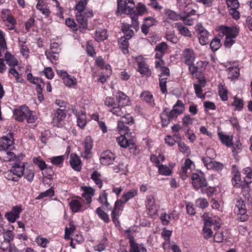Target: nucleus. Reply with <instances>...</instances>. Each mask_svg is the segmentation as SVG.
Returning <instances> with one entry per match:
<instances>
[{
	"label": "nucleus",
	"instance_id": "nucleus-1",
	"mask_svg": "<svg viewBox=\"0 0 252 252\" xmlns=\"http://www.w3.org/2000/svg\"><path fill=\"white\" fill-rule=\"evenodd\" d=\"M89 0H79L76 3L75 10L77 11L76 13V21L79 24L80 28L85 29L88 25V19L93 17L92 10L86 9V5Z\"/></svg>",
	"mask_w": 252,
	"mask_h": 252
},
{
	"label": "nucleus",
	"instance_id": "nucleus-2",
	"mask_svg": "<svg viewBox=\"0 0 252 252\" xmlns=\"http://www.w3.org/2000/svg\"><path fill=\"white\" fill-rule=\"evenodd\" d=\"M118 14H126L130 15L132 21L133 29L137 31L139 29V22L137 21V14L135 12L133 8L127 5V3L124 0H118V8L117 10Z\"/></svg>",
	"mask_w": 252,
	"mask_h": 252
},
{
	"label": "nucleus",
	"instance_id": "nucleus-3",
	"mask_svg": "<svg viewBox=\"0 0 252 252\" xmlns=\"http://www.w3.org/2000/svg\"><path fill=\"white\" fill-rule=\"evenodd\" d=\"M13 115L15 119L20 122L26 119L28 123H33L37 119L29 108L25 105L15 109L13 111Z\"/></svg>",
	"mask_w": 252,
	"mask_h": 252
},
{
	"label": "nucleus",
	"instance_id": "nucleus-4",
	"mask_svg": "<svg viewBox=\"0 0 252 252\" xmlns=\"http://www.w3.org/2000/svg\"><path fill=\"white\" fill-rule=\"evenodd\" d=\"M178 116L173 109L170 111L168 108H164L160 114L162 126H168L171 121L176 119Z\"/></svg>",
	"mask_w": 252,
	"mask_h": 252
},
{
	"label": "nucleus",
	"instance_id": "nucleus-5",
	"mask_svg": "<svg viewBox=\"0 0 252 252\" xmlns=\"http://www.w3.org/2000/svg\"><path fill=\"white\" fill-rule=\"evenodd\" d=\"M132 133L130 132L128 137L126 135H121L117 138V140L119 145L123 148H128L131 149L135 147V142L133 139L134 136L132 135Z\"/></svg>",
	"mask_w": 252,
	"mask_h": 252
},
{
	"label": "nucleus",
	"instance_id": "nucleus-6",
	"mask_svg": "<svg viewBox=\"0 0 252 252\" xmlns=\"http://www.w3.org/2000/svg\"><path fill=\"white\" fill-rule=\"evenodd\" d=\"M13 138L12 133H9L8 135L2 136L0 139V150L4 152L7 150H11L14 147Z\"/></svg>",
	"mask_w": 252,
	"mask_h": 252
},
{
	"label": "nucleus",
	"instance_id": "nucleus-7",
	"mask_svg": "<svg viewBox=\"0 0 252 252\" xmlns=\"http://www.w3.org/2000/svg\"><path fill=\"white\" fill-rule=\"evenodd\" d=\"M192 184L196 189H203L207 186L205 178L202 174L193 173L191 176Z\"/></svg>",
	"mask_w": 252,
	"mask_h": 252
},
{
	"label": "nucleus",
	"instance_id": "nucleus-8",
	"mask_svg": "<svg viewBox=\"0 0 252 252\" xmlns=\"http://www.w3.org/2000/svg\"><path fill=\"white\" fill-rule=\"evenodd\" d=\"M115 158L116 156L114 153L110 151L106 150L101 154L99 160L101 164L109 165L113 164Z\"/></svg>",
	"mask_w": 252,
	"mask_h": 252
},
{
	"label": "nucleus",
	"instance_id": "nucleus-9",
	"mask_svg": "<svg viewBox=\"0 0 252 252\" xmlns=\"http://www.w3.org/2000/svg\"><path fill=\"white\" fill-rule=\"evenodd\" d=\"M219 30L220 32L225 35L226 37L236 38L239 33V29L236 27H228L224 26L219 27Z\"/></svg>",
	"mask_w": 252,
	"mask_h": 252
},
{
	"label": "nucleus",
	"instance_id": "nucleus-10",
	"mask_svg": "<svg viewBox=\"0 0 252 252\" xmlns=\"http://www.w3.org/2000/svg\"><path fill=\"white\" fill-rule=\"evenodd\" d=\"M236 206L238 209V219L241 221H245L248 219L247 215L246 205L243 200L240 199L237 201Z\"/></svg>",
	"mask_w": 252,
	"mask_h": 252
},
{
	"label": "nucleus",
	"instance_id": "nucleus-11",
	"mask_svg": "<svg viewBox=\"0 0 252 252\" xmlns=\"http://www.w3.org/2000/svg\"><path fill=\"white\" fill-rule=\"evenodd\" d=\"M161 74L159 75V87L161 92L165 94L167 92L166 82L167 77H162L163 76L169 75V70L167 67H163L160 68Z\"/></svg>",
	"mask_w": 252,
	"mask_h": 252
},
{
	"label": "nucleus",
	"instance_id": "nucleus-12",
	"mask_svg": "<svg viewBox=\"0 0 252 252\" xmlns=\"http://www.w3.org/2000/svg\"><path fill=\"white\" fill-rule=\"evenodd\" d=\"M196 30L198 33L199 43L202 45H206L208 43L209 32L201 24H198L196 27Z\"/></svg>",
	"mask_w": 252,
	"mask_h": 252
},
{
	"label": "nucleus",
	"instance_id": "nucleus-13",
	"mask_svg": "<svg viewBox=\"0 0 252 252\" xmlns=\"http://www.w3.org/2000/svg\"><path fill=\"white\" fill-rule=\"evenodd\" d=\"M93 146V141L92 137L87 136L84 141L85 150L82 153L81 157L84 158L89 159L91 156V150Z\"/></svg>",
	"mask_w": 252,
	"mask_h": 252
},
{
	"label": "nucleus",
	"instance_id": "nucleus-14",
	"mask_svg": "<svg viewBox=\"0 0 252 252\" xmlns=\"http://www.w3.org/2000/svg\"><path fill=\"white\" fill-rule=\"evenodd\" d=\"M66 112L64 109H58L55 112L52 119V124L55 126H60L61 122L65 118Z\"/></svg>",
	"mask_w": 252,
	"mask_h": 252
},
{
	"label": "nucleus",
	"instance_id": "nucleus-15",
	"mask_svg": "<svg viewBox=\"0 0 252 252\" xmlns=\"http://www.w3.org/2000/svg\"><path fill=\"white\" fill-rule=\"evenodd\" d=\"M135 60L138 65V71L143 75L149 76L151 75V72L143 58L141 56H138L136 58Z\"/></svg>",
	"mask_w": 252,
	"mask_h": 252
},
{
	"label": "nucleus",
	"instance_id": "nucleus-16",
	"mask_svg": "<svg viewBox=\"0 0 252 252\" xmlns=\"http://www.w3.org/2000/svg\"><path fill=\"white\" fill-rule=\"evenodd\" d=\"M130 252H146V249L143 245L135 243L133 240V237H129ZM121 252H128L126 250L124 249L121 250Z\"/></svg>",
	"mask_w": 252,
	"mask_h": 252
},
{
	"label": "nucleus",
	"instance_id": "nucleus-17",
	"mask_svg": "<svg viewBox=\"0 0 252 252\" xmlns=\"http://www.w3.org/2000/svg\"><path fill=\"white\" fill-rule=\"evenodd\" d=\"M183 57L185 63L187 65L193 63L195 59V54L192 49L187 48L183 53Z\"/></svg>",
	"mask_w": 252,
	"mask_h": 252
},
{
	"label": "nucleus",
	"instance_id": "nucleus-18",
	"mask_svg": "<svg viewBox=\"0 0 252 252\" xmlns=\"http://www.w3.org/2000/svg\"><path fill=\"white\" fill-rule=\"evenodd\" d=\"M22 209L20 207H13L11 211L7 213L5 215V217L9 221L14 222L19 218V215Z\"/></svg>",
	"mask_w": 252,
	"mask_h": 252
},
{
	"label": "nucleus",
	"instance_id": "nucleus-19",
	"mask_svg": "<svg viewBox=\"0 0 252 252\" xmlns=\"http://www.w3.org/2000/svg\"><path fill=\"white\" fill-rule=\"evenodd\" d=\"M147 207L149 215L154 217L157 213V209L155 205V198L153 196L149 195L147 197Z\"/></svg>",
	"mask_w": 252,
	"mask_h": 252
},
{
	"label": "nucleus",
	"instance_id": "nucleus-20",
	"mask_svg": "<svg viewBox=\"0 0 252 252\" xmlns=\"http://www.w3.org/2000/svg\"><path fill=\"white\" fill-rule=\"evenodd\" d=\"M213 224V222L210 218L205 219L204 221V227L203 228V232L204 234V238L208 239L212 237L213 232L209 227Z\"/></svg>",
	"mask_w": 252,
	"mask_h": 252
},
{
	"label": "nucleus",
	"instance_id": "nucleus-21",
	"mask_svg": "<svg viewBox=\"0 0 252 252\" xmlns=\"http://www.w3.org/2000/svg\"><path fill=\"white\" fill-rule=\"evenodd\" d=\"M70 164L71 167L76 171H80L82 168L81 160L76 154H72L70 157Z\"/></svg>",
	"mask_w": 252,
	"mask_h": 252
},
{
	"label": "nucleus",
	"instance_id": "nucleus-22",
	"mask_svg": "<svg viewBox=\"0 0 252 252\" xmlns=\"http://www.w3.org/2000/svg\"><path fill=\"white\" fill-rule=\"evenodd\" d=\"M138 194V190L135 189H132L126 192H125L121 197L119 200L121 205V208L122 209V204L126 203L129 199L136 196Z\"/></svg>",
	"mask_w": 252,
	"mask_h": 252
},
{
	"label": "nucleus",
	"instance_id": "nucleus-23",
	"mask_svg": "<svg viewBox=\"0 0 252 252\" xmlns=\"http://www.w3.org/2000/svg\"><path fill=\"white\" fill-rule=\"evenodd\" d=\"M2 18L3 20H6L9 23L6 24L7 27L10 30H12L14 28L15 24V20L13 17L9 15V11L8 9L2 10Z\"/></svg>",
	"mask_w": 252,
	"mask_h": 252
},
{
	"label": "nucleus",
	"instance_id": "nucleus-24",
	"mask_svg": "<svg viewBox=\"0 0 252 252\" xmlns=\"http://www.w3.org/2000/svg\"><path fill=\"white\" fill-rule=\"evenodd\" d=\"M81 188L83 191L82 196L85 198L87 203L90 204L92 201V197L94 194V189L90 187H82Z\"/></svg>",
	"mask_w": 252,
	"mask_h": 252
},
{
	"label": "nucleus",
	"instance_id": "nucleus-25",
	"mask_svg": "<svg viewBox=\"0 0 252 252\" xmlns=\"http://www.w3.org/2000/svg\"><path fill=\"white\" fill-rule=\"evenodd\" d=\"M195 10H192L190 12L186 14L185 13H182L180 17V19L182 20L184 23L186 25H192L194 23V19L191 18V16L194 15L195 14Z\"/></svg>",
	"mask_w": 252,
	"mask_h": 252
},
{
	"label": "nucleus",
	"instance_id": "nucleus-26",
	"mask_svg": "<svg viewBox=\"0 0 252 252\" xmlns=\"http://www.w3.org/2000/svg\"><path fill=\"white\" fill-rule=\"evenodd\" d=\"M11 169L15 176H16L17 178H20L24 175L25 163L23 162L14 163Z\"/></svg>",
	"mask_w": 252,
	"mask_h": 252
},
{
	"label": "nucleus",
	"instance_id": "nucleus-27",
	"mask_svg": "<svg viewBox=\"0 0 252 252\" xmlns=\"http://www.w3.org/2000/svg\"><path fill=\"white\" fill-rule=\"evenodd\" d=\"M168 49V46L165 42H161L156 46L155 50L157 53L155 57L157 59H161Z\"/></svg>",
	"mask_w": 252,
	"mask_h": 252
},
{
	"label": "nucleus",
	"instance_id": "nucleus-28",
	"mask_svg": "<svg viewBox=\"0 0 252 252\" xmlns=\"http://www.w3.org/2000/svg\"><path fill=\"white\" fill-rule=\"evenodd\" d=\"M116 97L119 104L122 107H124L128 104L129 98L124 93L122 92H118Z\"/></svg>",
	"mask_w": 252,
	"mask_h": 252
},
{
	"label": "nucleus",
	"instance_id": "nucleus-29",
	"mask_svg": "<svg viewBox=\"0 0 252 252\" xmlns=\"http://www.w3.org/2000/svg\"><path fill=\"white\" fill-rule=\"evenodd\" d=\"M218 136L221 141L222 143L227 147H231L233 145V137L223 134L222 132L218 133Z\"/></svg>",
	"mask_w": 252,
	"mask_h": 252
},
{
	"label": "nucleus",
	"instance_id": "nucleus-30",
	"mask_svg": "<svg viewBox=\"0 0 252 252\" xmlns=\"http://www.w3.org/2000/svg\"><path fill=\"white\" fill-rule=\"evenodd\" d=\"M193 162L190 159H187L185 160L184 166L182 167V171L180 172L181 176L184 180L188 176V171L190 169Z\"/></svg>",
	"mask_w": 252,
	"mask_h": 252
},
{
	"label": "nucleus",
	"instance_id": "nucleus-31",
	"mask_svg": "<svg viewBox=\"0 0 252 252\" xmlns=\"http://www.w3.org/2000/svg\"><path fill=\"white\" fill-rule=\"evenodd\" d=\"M122 210L120 202L116 201L115 204V207L112 212V220L115 224H118L119 223L117 219V216L120 215Z\"/></svg>",
	"mask_w": 252,
	"mask_h": 252
},
{
	"label": "nucleus",
	"instance_id": "nucleus-32",
	"mask_svg": "<svg viewBox=\"0 0 252 252\" xmlns=\"http://www.w3.org/2000/svg\"><path fill=\"white\" fill-rule=\"evenodd\" d=\"M244 174L246 175L245 178V181L247 184H248L252 182V170L250 167H246L243 169ZM248 185L242 187V189H248Z\"/></svg>",
	"mask_w": 252,
	"mask_h": 252
},
{
	"label": "nucleus",
	"instance_id": "nucleus-33",
	"mask_svg": "<svg viewBox=\"0 0 252 252\" xmlns=\"http://www.w3.org/2000/svg\"><path fill=\"white\" fill-rule=\"evenodd\" d=\"M175 27H176L179 33L186 37H191V34L189 29L184 26L181 23H175Z\"/></svg>",
	"mask_w": 252,
	"mask_h": 252
},
{
	"label": "nucleus",
	"instance_id": "nucleus-34",
	"mask_svg": "<svg viewBox=\"0 0 252 252\" xmlns=\"http://www.w3.org/2000/svg\"><path fill=\"white\" fill-rule=\"evenodd\" d=\"M63 83L67 87L69 88H74L77 85V79L74 77L69 75L63 77Z\"/></svg>",
	"mask_w": 252,
	"mask_h": 252
},
{
	"label": "nucleus",
	"instance_id": "nucleus-35",
	"mask_svg": "<svg viewBox=\"0 0 252 252\" xmlns=\"http://www.w3.org/2000/svg\"><path fill=\"white\" fill-rule=\"evenodd\" d=\"M126 122V121H119L118 123L117 128L122 134L126 135L128 137L130 132H129L128 127L125 125V123Z\"/></svg>",
	"mask_w": 252,
	"mask_h": 252
},
{
	"label": "nucleus",
	"instance_id": "nucleus-36",
	"mask_svg": "<svg viewBox=\"0 0 252 252\" xmlns=\"http://www.w3.org/2000/svg\"><path fill=\"white\" fill-rule=\"evenodd\" d=\"M140 97L146 102L151 105H154L153 96L150 92L146 91L143 92L140 95Z\"/></svg>",
	"mask_w": 252,
	"mask_h": 252
},
{
	"label": "nucleus",
	"instance_id": "nucleus-37",
	"mask_svg": "<svg viewBox=\"0 0 252 252\" xmlns=\"http://www.w3.org/2000/svg\"><path fill=\"white\" fill-rule=\"evenodd\" d=\"M4 60L10 66L14 67L18 64V61L9 52H6Z\"/></svg>",
	"mask_w": 252,
	"mask_h": 252
},
{
	"label": "nucleus",
	"instance_id": "nucleus-38",
	"mask_svg": "<svg viewBox=\"0 0 252 252\" xmlns=\"http://www.w3.org/2000/svg\"><path fill=\"white\" fill-rule=\"evenodd\" d=\"M228 78L232 80L238 78L239 76V69L237 67H231L227 69Z\"/></svg>",
	"mask_w": 252,
	"mask_h": 252
},
{
	"label": "nucleus",
	"instance_id": "nucleus-39",
	"mask_svg": "<svg viewBox=\"0 0 252 252\" xmlns=\"http://www.w3.org/2000/svg\"><path fill=\"white\" fill-rule=\"evenodd\" d=\"M110 111L117 116L123 117L126 116L125 111L124 107H122L120 105H118L117 107L115 106L110 110Z\"/></svg>",
	"mask_w": 252,
	"mask_h": 252
},
{
	"label": "nucleus",
	"instance_id": "nucleus-40",
	"mask_svg": "<svg viewBox=\"0 0 252 252\" xmlns=\"http://www.w3.org/2000/svg\"><path fill=\"white\" fill-rule=\"evenodd\" d=\"M130 27H133L132 24L130 25L126 23H123L122 28V31L125 33V35L127 36V38H130L133 35V32L132 30L129 29Z\"/></svg>",
	"mask_w": 252,
	"mask_h": 252
},
{
	"label": "nucleus",
	"instance_id": "nucleus-41",
	"mask_svg": "<svg viewBox=\"0 0 252 252\" xmlns=\"http://www.w3.org/2000/svg\"><path fill=\"white\" fill-rule=\"evenodd\" d=\"M4 36V33L0 30V57L2 56V52H4L7 49V45Z\"/></svg>",
	"mask_w": 252,
	"mask_h": 252
},
{
	"label": "nucleus",
	"instance_id": "nucleus-42",
	"mask_svg": "<svg viewBox=\"0 0 252 252\" xmlns=\"http://www.w3.org/2000/svg\"><path fill=\"white\" fill-rule=\"evenodd\" d=\"M107 37L106 31L105 30L99 29L95 32V39L97 41H101Z\"/></svg>",
	"mask_w": 252,
	"mask_h": 252
},
{
	"label": "nucleus",
	"instance_id": "nucleus-43",
	"mask_svg": "<svg viewBox=\"0 0 252 252\" xmlns=\"http://www.w3.org/2000/svg\"><path fill=\"white\" fill-rule=\"evenodd\" d=\"M91 179L99 188H101L102 187L103 183L100 179V174L99 173L96 171H94L91 175Z\"/></svg>",
	"mask_w": 252,
	"mask_h": 252
},
{
	"label": "nucleus",
	"instance_id": "nucleus-44",
	"mask_svg": "<svg viewBox=\"0 0 252 252\" xmlns=\"http://www.w3.org/2000/svg\"><path fill=\"white\" fill-rule=\"evenodd\" d=\"M69 206L72 211L75 213L81 210H84V209H81V204L80 202L77 200H73L71 201L69 203Z\"/></svg>",
	"mask_w": 252,
	"mask_h": 252
},
{
	"label": "nucleus",
	"instance_id": "nucleus-45",
	"mask_svg": "<svg viewBox=\"0 0 252 252\" xmlns=\"http://www.w3.org/2000/svg\"><path fill=\"white\" fill-rule=\"evenodd\" d=\"M173 109L179 115L183 113L185 110L184 104L182 101L178 100L174 105Z\"/></svg>",
	"mask_w": 252,
	"mask_h": 252
},
{
	"label": "nucleus",
	"instance_id": "nucleus-46",
	"mask_svg": "<svg viewBox=\"0 0 252 252\" xmlns=\"http://www.w3.org/2000/svg\"><path fill=\"white\" fill-rule=\"evenodd\" d=\"M129 39V38H127V36L125 35L119 40V44H120L121 47L125 54L127 53L128 52L127 47L128 46V42L127 40Z\"/></svg>",
	"mask_w": 252,
	"mask_h": 252
},
{
	"label": "nucleus",
	"instance_id": "nucleus-47",
	"mask_svg": "<svg viewBox=\"0 0 252 252\" xmlns=\"http://www.w3.org/2000/svg\"><path fill=\"white\" fill-rule=\"evenodd\" d=\"M32 160L33 163L37 165L41 170H43L47 168V164L40 157L34 158Z\"/></svg>",
	"mask_w": 252,
	"mask_h": 252
},
{
	"label": "nucleus",
	"instance_id": "nucleus-48",
	"mask_svg": "<svg viewBox=\"0 0 252 252\" xmlns=\"http://www.w3.org/2000/svg\"><path fill=\"white\" fill-rule=\"evenodd\" d=\"M87 124L86 118L85 114L82 112L80 115L77 116V124L78 126L83 128Z\"/></svg>",
	"mask_w": 252,
	"mask_h": 252
},
{
	"label": "nucleus",
	"instance_id": "nucleus-49",
	"mask_svg": "<svg viewBox=\"0 0 252 252\" xmlns=\"http://www.w3.org/2000/svg\"><path fill=\"white\" fill-rule=\"evenodd\" d=\"M227 90L223 85L219 86V94L223 101L227 100L228 99Z\"/></svg>",
	"mask_w": 252,
	"mask_h": 252
},
{
	"label": "nucleus",
	"instance_id": "nucleus-50",
	"mask_svg": "<svg viewBox=\"0 0 252 252\" xmlns=\"http://www.w3.org/2000/svg\"><path fill=\"white\" fill-rule=\"evenodd\" d=\"M158 171L160 174L169 176L171 174V170L166 165H158Z\"/></svg>",
	"mask_w": 252,
	"mask_h": 252
},
{
	"label": "nucleus",
	"instance_id": "nucleus-51",
	"mask_svg": "<svg viewBox=\"0 0 252 252\" xmlns=\"http://www.w3.org/2000/svg\"><path fill=\"white\" fill-rule=\"evenodd\" d=\"M43 1L38 0L36 4V8L37 9L40 10L43 14L45 15L46 17H48L50 13V10L47 8L43 7Z\"/></svg>",
	"mask_w": 252,
	"mask_h": 252
},
{
	"label": "nucleus",
	"instance_id": "nucleus-52",
	"mask_svg": "<svg viewBox=\"0 0 252 252\" xmlns=\"http://www.w3.org/2000/svg\"><path fill=\"white\" fill-rule=\"evenodd\" d=\"M96 213L100 218L104 220L105 222H108L109 218L108 215L104 212L101 208L98 207L96 210Z\"/></svg>",
	"mask_w": 252,
	"mask_h": 252
},
{
	"label": "nucleus",
	"instance_id": "nucleus-53",
	"mask_svg": "<svg viewBox=\"0 0 252 252\" xmlns=\"http://www.w3.org/2000/svg\"><path fill=\"white\" fill-rule=\"evenodd\" d=\"M69 227H65V235H64V239H70V235L73 233L75 230V226L71 222H70L69 223Z\"/></svg>",
	"mask_w": 252,
	"mask_h": 252
},
{
	"label": "nucleus",
	"instance_id": "nucleus-54",
	"mask_svg": "<svg viewBox=\"0 0 252 252\" xmlns=\"http://www.w3.org/2000/svg\"><path fill=\"white\" fill-rule=\"evenodd\" d=\"M54 195V191L52 188L40 193L36 197V199H40L45 197H52Z\"/></svg>",
	"mask_w": 252,
	"mask_h": 252
},
{
	"label": "nucleus",
	"instance_id": "nucleus-55",
	"mask_svg": "<svg viewBox=\"0 0 252 252\" xmlns=\"http://www.w3.org/2000/svg\"><path fill=\"white\" fill-rule=\"evenodd\" d=\"M164 13L165 16L169 19L173 21H177L179 19V16L173 11L166 9L165 10Z\"/></svg>",
	"mask_w": 252,
	"mask_h": 252
},
{
	"label": "nucleus",
	"instance_id": "nucleus-56",
	"mask_svg": "<svg viewBox=\"0 0 252 252\" xmlns=\"http://www.w3.org/2000/svg\"><path fill=\"white\" fill-rule=\"evenodd\" d=\"M59 53H57L54 52L46 51L45 55L47 58L51 62L57 61L58 60L59 57Z\"/></svg>",
	"mask_w": 252,
	"mask_h": 252
},
{
	"label": "nucleus",
	"instance_id": "nucleus-57",
	"mask_svg": "<svg viewBox=\"0 0 252 252\" xmlns=\"http://www.w3.org/2000/svg\"><path fill=\"white\" fill-rule=\"evenodd\" d=\"M0 249L4 252H11L10 243L7 241H0Z\"/></svg>",
	"mask_w": 252,
	"mask_h": 252
},
{
	"label": "nucleus",
	"instance_id": "nucleus-58",
	"mask_svg": "<svg viewBox=\"0 0 252 252\" xmlns=\"http://www.w3.org/2000/svg\"><path fill=\"white\" fill-rule=\"evenodd\" d=\"M135 12L138 15H142L147 11L146 6L141 3H139L136 7V11L134 10Z\"/></svg>",
	"mask_w": 252,
	"mask_h": 252
},
{
	"label": "nucleus",
	"instance_id": "nucleus-59",
	"mask_svg": "<svg viewBox=\"0 0 252 252\" xmlns=\"http://www.w3.org/2000/svg\"><path fill=\"white\" fill-rule=\"evenodd\" d=\"M226 4L229 10L231 9H238L239 7V3L237 0H227Z\"/></svg>",
	"mask_w": 252,
	"mask_h": 252
},
{
	"label": "nucleus",
	"instance_id": "nucleus-60",
	"mask_svg": "<svg viewBox=\"0 0 252 252\" xmlns=\"http://www.w3.org/2000/svg\"><path fill=\"white\" fill-rule=\"evenodd\" d=\"M210 48L214 52L217 51L220 46V40L215 38L210 43Z\"/></svg>",
	"mask_w": 252,
	"mask_h": 252
},
{
	"label": "nucleus",
	"instance_id": "nucleus-61",
	"mask_svg": "<svg viewBox=\"0 0 252 252\" xmlns=\"http://www.w3.org/2000/svg\"><path fill=\"white\" fill-rule=\"evenodd\" d=\"M35 241L38 246L44 248L46 247V245L49 242L46 238L41 237L40 236H37Z\"/></svg>",
	"mask_w": 252,
	"mask_h": 252
},
{
	"label": "nucleus",
	"instance_id": "nucleus-62",
	"mask_svg": "<svg viewBox=\"0 0 252 252\" xmlns=\"http://www.w3.org/2000/svg\"><path fill=\"white\" fill-rule=\"evenodd\" d=\"M4 241L11 242L14 238V235L13 232L10 230H5L4 229V232L2 233Z\"/></svg>",
	"mask_w": 252,
	"mask_h": 252
},
{
	"label": "nucleus",
	"instance_id": "nucleus-63",
	"mask_svg": "<svg viewBox=\"0 0 252 252\" xmlns=\"http://www.w3.org/2000/svg\"><path fill=\"white\" fill-rule=\"evenodd\" d=\"M25 43V41H22L20 40H19V45L20 47L21 52L23 56L27 57L29 55V50L28 47L24 45Z\"/></svg>",
	"mask_w": 252,
	"mask_h": 252
},
{
	"label": "nucleus",
	"instance_id": "nucleus-64",
	"mask_svg": "<svg viewBox=\"0 0 252 252\" xmlns=\"http://www.w3.org/2000/svg\"><path fill=\"white\" fill-rule=\"evenodd\" d=\"M213 159V158L207 156L202 158V160L203 161L204 165L208 169H212V164L214 161Z\"/></svg>",
	"mask_w": 252,
	"mask_h": 252
}]
</instances>
